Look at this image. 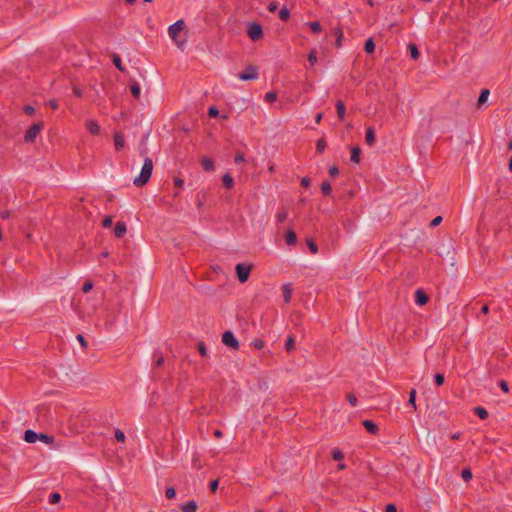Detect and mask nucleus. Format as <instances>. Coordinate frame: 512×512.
I'll list each match as a JSON object with an SVG mask.
<instances>
[{"label": "nucleus", "mask_w": 512, "mask_h": 512, "mask_svg": "<svg viewBox=\"0 0 512 512\" xmlns=\"http://www.w3.org/2000/svg\"><path fill=\"white\" fill-rule=\"evenodd\" d=\"M10 214H11L10 211L6 210V211L1 212L0 216L3 219H8L10 217Z\"/></svg>", "instance_id": "obj_64"}, {"label": "nucleus", "mask_w": 512, "mask_h": 512, "mask_svg": "<svg viewBox=\"0 0 512 512\" xmlns=\"http://www.w3.org/2000/svg\"><path fill=\"white\" fill-rule=\"evenodd\" d=\"M283 290V298L286 303H289L292 296V288L290 284H284L282 287Z\"/></svg>", "instance_id": "obj_17"}, {"label": "nucleus", "mask_w": 512, "mask_h": 512, "mask_svg": "<svg viewBox=\"0 0 512 512\" xmlns=\"http://www.w3.org/2000/svg\"><path fill=\"white\" fill-rule=\"evenodd\" d=\"M239 79L242 81L254 80L258 78L257 68L254 66L248 67V69L239 74Z\"/></svg>", "instance_id": "obj_7"}, {"label": "nucleus", "mask_w": 512, "mask_h": 512, "mask_svg": "<svg viewBox=\"0 0 512 512\" xmlns=\"http://www.w3.org/2000/svg\"><path fill=\"white\" fill-rule=\"evenodd\" d=\"M174 185L178 188V189H181L184 185V181L183 179L179 178V177H175L174 178Z\"/></svg>", "instance_id": "obj_50"}, {"label": "nucleus", "mask_w": 512, "mask_h": 512, "mask_svg": "<svg viewBox=\"0 0 512 512\" xmlns=\"http://www.w3.org/2000/svg\"><path fill=\"white\" fill-rule=\"evenodd\" d=\"M434 379H435V382H436V384L438 386H441L444 383V380H445L444 375L440 374V373L436 374Z\"/></svg>", "instance_id": "obj_47"}, {"label": "nucleus", "mask_w": 512, "mask_h": 512, "mask_svg": "<svg viewBox=\"0 0 512 512\" xmlns=\"http://www.w3.org/2000/svg\"><path fill=\"white\" fill-rule=\"evenodd\" d=\"M183 512H196L197 503L195 501H188L181 506Z\"/></svg>", "instance_id": "obj_15"}, {"label": "nucleus", "mask_w": 512, "mask_h": 512, "mask_svg": "<svg viewBox=\"0 0 512 512\" xmlns=\"http://www.w3.org/2000/svg\"><path fill=\"white\" fill-rule=\"evenodd\" d=\"M461 476L464 481H469L472 478V472L470 469H464L461 473Z\"/></svg>", "instance_id": "obj_39"}, {"label": "nucleus", "mask_w": 512, "mask_h": 512, "mask_svg": "<svg viewBox=\"0 0 512 512\" xmlns=\"http://www.w3.org/2000/svg\"><path fill=\"white\" fill-rule=\"evenodd\" d=\"M153 171V161L149 157L144 159V163L140 175L133 180V184L137 187L144 186L150 179Z\"/></svg>", "instance_id": "obj_1"}, {"label": "nucleus", "mask_w": 512, "mask_h": 512, "mask_svg": "<svg viewBox=\"0 0 512 512\" xmlns=\"http://www.w3.org/2000/svg\"><path fill=\"white\" fill-rule=\"evenodd\" d=\"M441 222H442V217H441V216H437V217H435V218L431 221V226H432V227H436V226H437V225H439Z\"/></svg>", "instance_id": "obj_56"}, {"label": "nucleus", "mask_w": 512, "mask_h": 512, "mask_svg": "<svg viewBox=\"0 0 512 512\" xmlns=\"http://www.w3.org/2000/svg\"><path fill=\"white\" fill-rule=\"evenodd\" d=\"M475 411V414L480 418V419H486L488 417V412L485 408L483 407H476L474 409Z\"/></svg>", "instance_id": "obj_26"}, {"label": "nucleus", "mask_w": 512, "mask_h": 512, "mask_svg": "<svg viewBox=\"0 0 512 512\" xmlns=\"http://www.w3.org/2000/svg\"><path fill=\"white\" fill-rule=\"evenodd\" d=\"M234 162H235L236 164H240V163L245 162V157H244V155H243V154H241V153L236 154V156H235V158H234Z\"/></svg>", "instance_id": "obj_49"}, {"label": "nucleus", "mask_w": 512, "mask_h": 512, "mask_svg": "<svg viewBox=\"0 0 512 512\" xmlns=\"http://www.w3.org/2000/svg\"><path fill=\"white\" fill-rule=\"evenodd\" d=\"M250 271H251L250 265H244L241 263L236 265L237 277L241 283H245L248 280Z\"/></svg>", "instance_id": "obj_5"}, {"label": "nucleus", "mask_w": 512, "mask_h": 512, "mask_svg": "<svg viewBox=\"0 0 512 512\" xmlns=\"http://www.w3.org/2000/svg\"><path fill=\"white\" fill-rule=\"evenodd\" d=\"M321 190H322V193L325 195V196H328L330 195L331 193V185L328 181H324L321 185Z\"/></svg>", "instance_id": "obj_31"}, {"label": "nucleus", "mask_w": 512, "mask_h": 512, "mask_svg": "<svg viewBox=\"0 0 512 512\" xmlns=\"http://www.w3.org/2000/svg\"><path fill=\"white\" fill-rule=\"evenodd\" d=\"M277 99V94L275 92H267L265 94V100L267 102H274Z\"/></svg>", "instance_id": "obj_42"}, {"label": "nucleus", "mask_w": 512, "mask_h": 512, "mask_svg": "<svg viewBox=\"0 0 512 512\" xmlns=\"http://www.w3.org/2000/svg\"><path fill=\"white\" fill-rule=\"evenodd\" d=\"M115 438L118 442H124L126 437L123 431L117 429L115 431Z\"/></svg>", "instance_id": "obj_41"}, {"label": "nucleus", "mask_w": 512, "mask_h": 512, "mask_svg": "<svg viewBox=\"0 0 512 512\" xmlns=\"http://www.w3.org/2000/svg\"><path fill=\"white\" fill-rule=\"evenodd\" d=\"M307 246L312 254H316L318 252V246L316 245V243L313 240L308 239Z\"/></svg>", "instance_id": "obj_34"}, {"label": "nucleus", "mask_w": 512, "mask_h": 512, "mask_svg": "<svg viewBox=\"0 0 512 512\" xmlns=\"http://www.w3.org/2000/svg\"><path fill=\"white\" fill-rule=\"evenodd\" d=\"M253 344L256 349H261L264 346V343L262 340H255Z\"/></svg>", "instance_id": "obj_61"}, {"label": "nucleus", "mask_w": 512, "mask_h": 512, "mask_svg": "<svg viewBox=\"0 0 512 512\" xmlns=\"http://www.w3.org/2000/svg\"><path fill=\"white\" fill-rule=\"evenodd\" d=\"M86 128L92 135H98L101 131L98 122L92 119L86 121Z\"/></svg>", "instance_id": "obj_8"}, {"label": "nucleus", "mask_w": 512, "mask_h": 512, "mask_svg": "<svg viewBox=\"0 0 512 512\" xmlns=\"http://www.w3.org/2000/svg\"><path fill=\"white\" fill-rule=\"evenodd\" d=\"M39 434L33 430H26L24 433V440L28 443H35L38 440Z\"/></svg>", "instance_id": "obj_12"}, {"label": "nucleus", "mask_w": 512, "mask_h": 512, "mask_svg": "<svg viewBox=\"0 0 512 512\" xmlns=\"http://www.w3.org/2000/svg\"><path fill=\"white\" fill-rule=\"evenodd\" d=\"M326 148V142L323 138L318 139L316 142V149L318 152L322 153Z\"/></svg>", "instance_id": "obj_36"}, {"label": "nucleus", "mask_w": 512, "mask_h": 512, "mask_svg": "<svg viewBox=\"0 0 512 512\" xmlns=\"http://www.w3.org/2000/svg\"><path fill=\"white\" fill-rule=\"evenodd\" d=\"M362 424L370 434L376 435L379 431L378 426L371 420H364Z\"/></svg>", "instance_id": "obj_11"}, {"label": "nucleus", "mask_w": 512, "mask_h": 512, "mask_svg": "<svg viewBox=\"0 0 512 512\" xmlns=\"http://www.w3.org/2000/svg\"><path fill=\"white\" fill-rule=\"evenodd\" d=\"M92 288H93V283L91 281H86L83 284L82 291L84 293H88L90 290H92Z\"/></svg>", "instance_id": "obj_46"}, {"label": "nucleus", "mask_w": 512, "mask_h": 512, "mask_svg": "<svg viewBox=\"0 0 512 512\" xmlns=\"http://www.w3.org/2000/svg\"><path fill=\"white\" fill-rule=\"evenodd\" d=\"M185 23L183 20H178L168 28V34L176 46L183 50L186 44L185 39H180L179 34L184 30Z\"/></svg>", "instance_id": "obj_2"}, {"label": "nucleus", "mask_w": 512, "mask_h": 512, "mask_svg": "<svg viewBox=\"0 0 512 512\" xmlns=\"http://www.w3.org/2000/svg\"><path fill=\"white\" fill-rule=\"evenodd\" d=\"M43 129V123L38 122L33 124L26 132L24 139L26 142H34L37 136Z\"/></svg>", "instance_id": "obj_3"}, {"label": "nucleus", "mask_w": 512, "mask_h": 512, "mask_svg": "<svg viewBox=\"0 0 512 512\" xmlns=\"http://www.w3.org/2000/svg\"><path fill=\"white\" fill-rule=\"evenodd\" d=\"M72 91L76 97H82V95H83L82 90L77 86H73Z\"/></svg>", "instance_id": "obj_53"}, {"label": "nucleus", "mask_w": 512, "mask_h": 512, "mask_svg": "<svg viewBox=\"0 0 512 512\" xmlns=\"http://www.w3.org/2000/svg\"><path fill=\"white\" fill-rule=\"evenodd\" d=\"M222 342L224 345L237 350L239 348V342L235 338L234 334L231 331H225L222 335Z\"/></svg>", "instance_id": "obj_6"}, {"label": "nucleus", "mask_w": 512, "mask_h": 512, "mask_svg": "<svg viewBox=\"0 0 512 512\" xmlns=\"http://www.w3.org/2000/svg\"><path fill=\"white\" fill-rule=\"evenodd\" d=\"M38 436H39L38 440L42 441L45 444H52V443H54V437L52 435H48V434H44V433H39Z\"/></svg>", "instance_id": "obj_21"}, {"label": "nucleus", "mask_w": 512, "mask_h": 512, "mask_svg": "<svg viewBox=\"0 0 512 512\" xmlns=\"http://www.w3.org/2000/svg\"><path fill=\"white\" fill-rule=\"evenodd\" d=\"M329 174L332 176V177H336L338 174H339V170L336 166H332L330 167L329 169Z\"/></svg>", "instance_id": "obj_55"}, {"label": "nucleus", "mask_w": 512, "mask_h": 512, "mask_svg": "<svg viewBox=\"0 0 512 512\" xmlns=\"http://www.w3.org/2000/svg\"><path fill=\"white\" fill-rule=\"evenodd\" d=\"M408 50L410 51L411 58L414 60H417L419 57V51H418L417 46L413 43H410L408 45Z\"/></svg>", "instance_id": "obj_23"}, {"label": "nucleus", "mask_w": 512, "mask_h": 512, "mask_svg": "<svg viewBox=\"0 0 512 512\" xmlns=\"http://www.w3.org/2000/svg\"><path fill=\"white\" fill-rule=\"evenodd\" d=\"M223 185L227 188V189H231L233 187V184H234V181H233V178L231 177L230 174H225L223 176Z\"/></svg>", "instance_id": "obj_24"}, {"label": "nucleus", "mask_w": 512, "mask_h": 512, "mask_svg": "<svg viewBox=\"0 0 512 512\" xmlns=\"http://www.w3.org/2000/svg\"><path fill=\"white\" fill-rule=\"evenodd\" d=\"M46 104H47L50 108H52L53 110L58 109V102H57V100H55V99H51V100H49Z\"/></svg>", "instance_id": "obj_51"}, {"label": "nucleus", "mask_w": 512, "mask_h": 512, "mask_svg": "<svg viewBox=\"0 0 512 512\" xmlns=\"http://www.w3.org/2000/svg\"><path fill=\"white\" fill-rule=\"evenodd\" d=\"M165 495L168 499H173L176 496V491L173 487H168L166 489Z\"/></svg>", "instance_id": "obj_43"}, {"label": "nucleus", "mask_w": 512, "mask_h": 512, "mask_svg": "<svg viewBox=\"0 0 512 512\" xmlns=\"http://www.w3.org/2000/svg\"><path fill=\"white\" fill-rule=\"evenodd\" d=\"M197 347H198V351H199L200 355L202 357H207L208 353H207L205 344L203 342H200V343H198Z\"/></svg>", "instance_id": "obj_38"}, {"label": "nucleus", "mask_w": 512, "mask_h": 512, "mask_svg": "<svg viewBox=\"0 0 512 512\" xmlns=\"http://www.w3.org/2000/svg\"><path fill=\"white\" fill-rule=\"evenodd\" d=\"M247 34L253 41H258L263 37V30L261 25L257 23H251L248 26Z\"/></svg>", "instance_id": "obj_4"}, {"label": "nucleus", "mask_w": 512, "mask_h": 512, "mask_svg": "<svg viewBox=\"0 0 512 512\" xmlns=\"http://www.w3.org/2000/svg\"><path fill=\"white\" fill-rule=\"evenodd\" d=\"M287 216H288L287 211L283 210L277 214V221L282 223L286 220Z\"/></svg>", "instance_id": "obj_45"}, {"label": "nucleus", "mask_w": 512, "mask_h": 512, "mask_svg": "<svg viewBox=\"0 0 512 512\" xmlns=\"http://www.w3.org/2000/svg\"><path fill=\"white\" fill-rule=\"evenodd\" d=\"M488 96H489V90H487V89L482 90L479 95V98H478V103L479 104L485 103L488 99Z\"/></svg>", "instance_id": "obj_32"}, {"label": "nucleus", "mask_w": 512, "mask_h": 512, "mask_svg": "<svg viewBox=\"0 0 512 512\" xmlns=\"http://www.w3.org/2000/svg\"><path fill=\"white\" fill-rule=\"evenodd\" d=\"M295 347V338L294 336H288L286 342H285V348L288 352H290L291 350H293Z\"/></svg>", "instance_id": "obj_27"}, {"label": "nucleus", "mask_w": 512, "mask_h": 512, "mask_svg": "<svg viewBox=\"0 0 512 512\" xmlns=\"http://www.w3.org/2000/svg\"><path fill=\"white\" fill-rule=\"evenodd\" d=\"M415 302L419 306H423L428 302L427 294L422 290L418 289L415 292Z\"/></svg>", "instance_id": "obj_9"}, {"label": "nucleus", "mask_w": 512, "mask_h": 512, "mask_svg": "<svg viewBox=\"0 0 512 512\" xmlns=\"http://www.w3.org/2000/svg\"><path fill=\"white\" fill-rule=\"evenodd\" d=\"M499 387L501 388V390L505 393H508L509 392V387H508V384L506 381L504 380H500L499 381Z\"/></svg>", "instance_id": "obj_48"}, {"label": "nucleus", "mask_w": 512, "mask_h": 512, "mask_svg": "<svg viewBox=\"0 0 512 512\" xmlns=\"http://www.w3.org/2000/svg\"><path fill=\"white\" fill-rule=\"evenodd\" d=\"M301 185L304 187H308L310 185V179L307 177L302 178Z\"/></svg>", "instance_id": "obj_63"}, {"label": "nucleus", "mask_w": 512, "mask_h": 512, "mask_svg": "<svg viewBox=\"0 0 512 512\" xmlns=\"http://www.w3.org/2000/svg\"><path fill=\"white\" fill-rule=\"evenodd\" d=\"M336 109H337L338 117L342 121L344 119L345 113H346V108H345L344 103L342 101H338L336 103Z\"/></svg>", "instance_id": "obj_19"}, {"label": "nucleus", "mask_w": 512, "mask_h": 512, "mask_svg": "<svg viewBox=\"0 0 512 512\" xmlns=\"http://www.w3.org/2000/svg\"><path fill=\"white\" fill-rule=\"evenodd\" d=\"M332 458H333L335 461H341V460H343V458H344V454H343V452H342L340 449H338V448H334V449L332 450Z\"/></svg>", "instance_id": "obj_28"}, {"label": "nucleus", "mask_w": 512, "mask_h": 512, "mask_svg": "<svg viewBox=\"0 0 512 512\" xmlns=\"http://www.w3.org/2000/svg\"><path fill=\"white\" fill-rule=\"evenodd\" d=\"M24 113L27 115H33L35 113V109L32 106H25Z\"/></svg>", "instance_id": "obj_57"}, {"label": "nucleus", "mask_w": 512, "mask_h": 512, "mask_svg": "<svg viewBox=\"0 0 512 512\" xmlns=\"http://www.w3.org/2000/svg\"><path fill=\"white\" fill-rule=\"evenodd\" d=\"M308 25L313 33H319L322 30L320 23L317 21L310 22Z\"/></svg>", "instance_id": "obj_30"}, {"label": "nucleus", "mask_w": 512, "mask_h": 512, "mask_svg": "<svg viewBox=\"0 0 512 512\" xmlns=\"http://www.w3.org/2000/svg\"><path fill=\"white\" fill-rule=\"evenodd\" d=\"M124 137L119 133L114 135V145L117 150H121L124 147Z\"/></svg>", "instance_id": "obj_18"}, {"label": "nucleus", "mask_w": 512, "mask_h": 512, "mask_svg": "<svg viewBox=\"0 0 512 512\" xmlns=\"http://www.w3.org/2000/svg\"><path fill=\"white\" fill-rule=\"evenodd\" d=\"M61 500V495L59 493H52L50 496H49V503L51 504H56L58 503L59 501Z\"/></svg>", "instance_id": "obj_37"}, {"label": "nucleus", "mask_w": 512, "mask_h": 512, "mask_svg": "<svg viewBox=\"0 0 512 512\" xmlns=\"http://www.w3.org/2000/svg\"><path fill=\"white\" fill-rule=\"evenodd\" d=\"M201 166H202L203 170L208 171V172H212L215 170L214 161L209 157H203L201 159Z\"/></svg>", "instance_id": "obj_10"}, {"label": "nucleus", "mask_w": 512, "mask_h": 512, "mask_svg": "<svg viewBox=\"0 0 512 512\" xmlns=\"http://www.w3.org/2000/svg\"><path fill=\"white\" fill-rule=\"evenodd\" d=\"M308 61L311 66H314L317 62V52L315 49H312L308 54Z\"/></svg>", "instance_id": "obj_29"}, {"label": "nucleus", "mask_w": 512, "mask_h": 512, "mask_svg": "<svg viewBox=\"0 0 512 512\" xmlns=\"http://www.w3.org/2000/svg\"><path fill=\"white\" fill-rule=\"evenodd\" d=\"M408 404L412 405L416 409V390H411L409 393Z\"/></svg>", "instance_id": "obj_33"}, {"label": "nucleus", "mask_w": 512, "mask_h": 512, "mask_svg": "<svg viewBox=\"0 0 512 512\" xmlns=\"http://www.w3.org/2000/svg\"><path fill=\"white\" fill-rule=\"evenodd\" d=\"M364 50H365V52H366V53H368V54H371V53H373V52H374V50H375V43H374V41H373V39H372V38H369V39L366 41L365 46H364Z\"/></svg>", "instance_id": "obj_22"}, {"label": "nucleus", "mask_w": 512, "mask_h": 512, "mask_svg": "<svg viewBox=\"0 0 512 512\" xmlns=\"http://www.w3.org/2000/svg\"><path fill=\"white\" fill-rule=\"evenodd\" d=\"M219 112H218V109L216 107H210L209 110H208V115L210 117H216L218 116Z\"/></svg>", "instance_id": "obj_52"}, {"label": "nucleus", "mask_w": 512, "mask_h": 512, "mask_svg": "<svg viewBox=\"0 0 512 512\" xmlns=\"http://www.w3.org/2000/svg\"><path fill=\"white\" fill-rule=\"evenodd\" d=\"M76 338H77V340L80 342V344H81V346H82V347H84V348H85V347L87 346V342H86V340H85V338H84V336H83V335L78 334Z\"/></svg>", "instance_id": "obj_58"}, {"label": "nucleus", "mask_w": 512, "mask_h": 512, "mask_svg": "<svg viewBox=\"0 0 512 512\" xmlns=\"http://www.w3.org/2000/svg\"><path fill=\"white\" fill-rule=\"evenodd\" d=\"M113 63L117 67V69H119L120 71L124 70L122 67L121 58L118 55L113 56Z\"/></svg>", "instance_id": "obj_40"}, {"label": "nucleus", "mask_w": 512, "mask_h": 512, "mask_svg": "<svg viewBox=\"0 0 512 512\" xmlns=\"http://www.w3.org/2000/svg\"><path fill=\"white\" fill-rule=\"evenodd\" d=\"M346 399L347 401L349 402V404L351 406H356L357 405V398L354 394L350 393L346 396Z\"/></svg>", "instance_id": "obj_44"}, {"label": "nucleus", "mask_w": 512, "mask_h": 512, "mask_svg": "<svg viewBox=\"0 0 512 512\" xmlns=\"http://www.w3.org/2000/svg\"><path fill=\"white\" fill-rule=\"evenodd\" d=\"M278 9V4L276 2H271L268 5V10L272 13H274Z\"/></svg>", "instance_id": "obj_59"}, {"label": "nucleus", "mask_w": 512, "mask_h": 512, "mask_svg": "<svg viewBox=\"0 0 512 512\" xmlns=\"http://www.w3.org/2000/svg\"><path fill=\"white\" fill-rule=\"evenodd\" d=\"M289 16H290L289 10L286 7H283L279 11V17L281 20L286 21L289 19Z\"/></svg>", "instance_id": "obj_35"}, {"label": "nucleus", "mask_w": 512, "mask_h": 512, "mask_svg": "<svg viewBox=\"0 0 512 512\" xmlns=\"http://www.w3.org/2000/svg\"><path fill=\"white\" fill-rule=\"evenodd\" d=\"M130 90H131V94H132L135 98H139V97H140L141 88H140V85H139L137 82H134V83L130 86Z\"/></svg>", "instance_id": "obj_25"}, {"label": "nucleus", "mask_w": 512, "mask_h": 512, "mask_svg": "<svg viewBox=\"0 0 512 512\" xmlns=\"http://www.w3.org/2000/svg\"><path fill=\"white\" fill-rule=\"evenodd\" d=\"M365 141L368 145H373L375 142V131L372 127L367 128L366 135H365Z\"/></svg>", "instance_id": "obj_16"}, {"label": "nucleus", "mask_w": 512, "mask_h": 512, "mask_svg": "<svg viewBox=\"0 0 512 512\" xmlns=\"http://www.w3.org/2000/svg\"><path fill=\"white\" fill-rule=\"evenodd\" d=\"M126 233V224L124 222H117L114 228V234L117 238H121Z\"/></svg>", "instance_id": "obj_13"}, {"label": "nucleus", "mask_w": 512, "mask_h": 512, "mask_svg": "<svg viewBox=\"0 0 512 512\" xmlns=\"http://www.w3.org/2000/svg\"><path fill=\"white\" fill-rule=\"evenodd\" d=\"M113 221H112V217H106L104 220H103V227L105 228H109L111 225H112Z\"/></svg>", "instance_id": "obj_54"}, {"label": "nucleus", "mask_w": 512, "mask_h": 512, "mask_svg": "<svg viewBox=\"0 0 512 512\" xmlns=\"http://www.w3.org/2000/svg\"><path fill=\"white\" fill-rule=\"evenodd\" d=\"M285 241L289 246L295 245L297 242L296 233L293 230H288L285 234Z\"/></svg>", "instance_id": "obj_14"}, {"label": "nucleus", "mask_w": 512, "mask_h": 512, "mask_svg": "<svg viewBox=\"0 0 512 512\" xmlns=\"http://www.w3.org/2000/svg\"><path fill=\"white\" fill-rule=\"evenodd\" d=\"M218 485H219V481L218 480H214L210 483V490L212 492H216L217 488H218Z\"/></svg>", "instance_id": "obj_60"}, {"label": "nucleus", "mask_w": 512, "mask_h": 512, "mask_svg": "<svg viewBox=\"0 0 512 512\" xmlns=\"http://www.w3.org/2000/svg\"><path fill=\"white\" fill-rule=\"evenodd\" d=\"M386 512H397V509L393 504H388L386 506Z\"/></svg>", "instance_id": "obj_62"}, {"label": "nucleus", "mask_w": 512, "mask_h": 512, "mask_svg": "<svg viewBox=\"0 0 512 512\" xmlns=\"http://www.w3.org/2000/svg\"><path fill=\"white\" fill-rule=\"evenodd\" d=\"M361 155V149L359 147H353L351 149V161L354 163H359Z\"/></svg>", "instance_id": "obj_20"}]
</instances>
